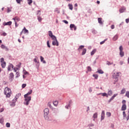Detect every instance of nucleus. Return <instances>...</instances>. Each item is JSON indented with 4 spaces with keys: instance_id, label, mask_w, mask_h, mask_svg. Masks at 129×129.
<instances>
[{
    "instance_id": "1",
    "label": "nucleus",
    "mask_w": 129,
    "mask_h": 129,
    "mask_svg": "<svg viewBox=\"0 0 129 129\" xmlns=\"http://www.w3.org/2000/svg\"><path fill=\"white\" fill-rule=\"evenodd\" d=\"M32 92H33L32 90H30L29 92H28L27 94L24 95V104L25 105H29V103H30V101L31 100V97L28 96V95H31L32 94Z\"/></svg>"
},
{
    "instance_id": "2",
    "label": "nucleus",
    "mask_w": 129,
    "mask_h": 129,
    "mask_svg": "<svg viewBox=\"0 0 129 129\" xmlns=\"http://www.w3.org/2000/svg\"><path fill=\"white\" fill-rule=\"evenodd\" d=\"M4 93L6 95V97H10L12 90L8 87L6 88L4 91Z\"/></svg>"
},
{
    "instance_id": "3",
    "label": "nucleus",
    "mask_w": 129,
    "mask_h": 129,
    "mask_svg": "<svg viewBox=\"0 0 129 129\" xmlns=\"http://www.w3.org/2000/svg\"><path fill=\"white\" fill-rule=\"evenodd\" d=\"M49 114V109L46 108L44 110V117L46 120H49V117L48 116Z\"/></svg>"
},
{
    "instance_id": "4",
    "label": "nucleus",
    "mask_w": 129,
    "mask_h": 129,
    "mask_svg": "<svg viewBox=\"0 0 129 129\" xmlns=\"http://www.w3.org/2000/svg\"><path fill=\"white\" fill-rule=\"evenodd\" d=\"M52 40H53V46H59V42H58V40H57V38L56 37L55 38H53V39H52Z\"/></svg>"
},
{
    "instance_id": "5",
    "label": "nucleus",
    "mask_w": 129,
    "mask_h": 129,
    "mask_svg": "<svg viewBox=\"0 0 129 129\" xmlns=\"http://www.w3.org/2000/svg\"><path fill=\"white\" fill-rule=\"evenodd\" d=\"M14 76H15V75H14L13 73H11L9 74V80H10V81H11V82H12V81H13V80H14Z\"/></svg>"
},
{
    "instance_id": "6",
    "label": "nucleus",
    "mask_w": 129,
    "mask_h": 129,
    "mask_svg": "<svg viewBox=\"0 0 129 129\" xmlns=\"http://www.w3.org/2000/svg\"><path fill=\"white\" fill-rule=\"evenodd\" d=\"M17 99H18V98H16L15 99H13V102L10 103V106L14 107L16 105V102H17Z\"/></svg>"
},
{
    "instance_id": "7",
    "label": "nucleus",
    "mask_w": 129,
    "mask_h": 129,
    "mask_svg": "<svg viewBox=\"0 0 129 129\" xmlns=\"http://www.w3.org/2000/svg\"><path fill=\"white\" fill-rule=\"evenodd\" d=\"M48 35L49 36V37H50L51 39H54V38L56 37L55 35H53V33L51 31H48Z\"/></svg>"
},
{
    "instance_id": "8",
    "label": "nucleus",
    "mask_w": 129,
    "mask_h": 129,
    "mask_svg": "<svg viewBox=\"0 0 129 129\" xmlns=\"http://www.w3.org/2000/svg\"><path fill=\"white\" fill-rule=\"evenodd\" d=\"M34 62H35L36 63V68H37V69H39V67L40 66V62L39 61H38V60H37V58H34L33 60Z\"/></svg>"
},
{
    "instance_id": "9",
    "label": "nucleus",
    "mask_w": 129,
    "mask_h": 129,
    "mask_svg": "<svg viewBox=\"0 0 129 129\" xmlns=\"http://www.w3.org/2000/svg\"><path fill=\"white\" fill-rule=\"evenodd\" d=\"M105 115V113L104 110L102 111L101 116V121L103 120L104 119V116Z\"/></svg>"
},
{
    "instance_id": "10",
    "label": "nucleus",
    "mask_w": 129,
    "mask_h": 129,
    "mask_svg": "<svg viewBox=\"0 0 129 129\" xmlns=\"http://www.w3.org/2000/svg\"><path fill=\"white\" fill-rule=\"evenodd\" d=\"M12 25V21H9L8 22H5L3 23V26H11Z\"/></svg>"
},
{
    "instance_id": "11",
    "label": "nucleus",
    "mask_w": 129,
    "mask_h": 129,
    "mask_svg": "<svg viewBox=\"0 0 129 129\" xmlns=\"http://www.w3.org/2000/svg\"><path fill=\"white\" fill-rule=\"evenodd\" d=\"M70 27L71 30H72V29H74L75 31H76V29H77V27L75 26V25L74 24H71Z\"/></svg>"
},
{
    "instance_id": "12",
    "label": "nucleus",
    "mask_w": 129,
    "mask_h": 129,
    "mask_svg": "<svg viewBox=\"0 0 129 129\" xmlns=\"http://www.w3.org/2000/svg\"><path fill=\"white\" fill-rule=\"evenodd\" d=\"M11 68H12V69L14 68V65L12 63H10L9 64L8 68V71H11Z\"/></svg>"
},
{
    "instance_id": "13",
    "label": "nucleus",
    "mask_w": 129,
    "mask_h": 129,
    "mask_svg": "<svg viewBox=\"0 0 129 129\" xmlns=\"http://www.w3.org/2000/svg\"><path fill=\"white\" fill-rule=\"evenodd\" d=\"M13 20H14L15 22H16V21H17V22H20V18H19L18 16L13 18Z\"/></svg>"
},
{
    "instance_id": "14",
    "label": "nucleus",
    "mask_w": 129,
    "mask_h": 129,
    "mask_svg": "<svg viewBox=\"0 0 129 129\" xmlns=\"http://www.w3.org/2000/svg\"><path fill=\"white\" fill-rule=\"evenodd\" d=\"M101 95L102 96H106V97H108V95H107V94L106 93H100L98 94V95Z\"/></svg>"
},
{
    "instance_id": "15",
    "label": "nucleus",
    "mask_w": 129,
    "mask_h": 129,
    "mask_svg": "<svg viewBox=\"0 0 129 129\" xmlns=\"http://www.w3.org/2000/svg\"><path fill=\"white\" fill-rule=\"evenodd\" d=\"M98 23L99 24H100V25H103V22H102V18H99L98 19Z\"/></svg>"
},
{
    "instance_id": "16",
    "label": "nucleus",
    "mask_w": 129,
    "mask_h": 129,
    "mask_svg": "<svg viewBox=\"0 0 129 129\" xmlns=\"http://www.w3.org/2000/svg\"><path fill=\"white\" fill-rule=\"evenodd\" d=\"M1 48H2V49H5V50H6V51H8V50H9V48H8V47L4 44L1 45Z\"/></svg>"
},
{
    "instance_id": "17",
    "label": "nucleus",
    "mask_w": 129,
    "mask_h": 129,
    "mask_svg": "<svg viewBox=\"0 0 129 129\" xmlns=\"http://www.w3.org/2000/svg\"><path fill=\"white\" fill-rule=\"evenodd\" d=\"M108 95L111 96L112 95V90L108 89Z\"/></svg>"
},
{
    "instance_id": "18",
    "label": "nucleus",
    "mask_w": 129,
    "mask_h": 129,
    "mask_svg": "<svg viewBox=\"0 0 129 129\" xmlns=\"http://www.w3.org/2000/svg\"><path fill=\"white\" fill-rule=\"evenodd\" d=\"M125 10H126V9L125 8V7H123L119 10V13H124V11H125Z\"/></svg>"
},
{
    "instance_id": "19",
    "label": "nucleus",
    "mask_w": 129,
    "mask_h": 129,
    "mask_svg": "<svg viewBox=\"0 0 129 129\" xmlns=\"http://www.w3.org/2000/svg\"><path fill=\"white\" fill-rule=\"evenodd\" d=\"M97 115H98V114H97V112H96L94 114H93V120L94 121L95 120V118H97Z\"/></svg>"
},
{
    "instance_id": "20",
    "label": "nucleus",
    "mask_w": 129,
    "mask_h": 129,
    "mask_svg": "<svg viewBox=\"0 0 129 129\" xmlns=\"http://www.w3.org/2000/svg\"><path fill=\"white\" fill-rule=\"evenodd\" d=\"M126 110V105H122L121 107V110L124 111Z\"/></svg>"
},
{
    "instance_id": "21",
    "label": "nucleus",
    "mask_w": 129,
    "mask_h": 129,
    "mask_svg": "<svg viewBox=\"0 0 129 129\" xmlns=\"http://www.w3.org/2000/svg\"><path fill=\"white\" fill-rule=\"evenodd\" d=\"M1 65H2V68H6V66L7 65V63H6V62L4 61V62H2L1 63Z\"/></svg>"
},
{
    "instance_id": "22",
    "label": "nucleus",
    "mask_w": 129,
    "mask_h": 129,
    "mask_svg": "<svg viewBox=\"0 0 129 129\" xmlns=\"http://www.w3.org/2000/svg\"><path fill=\"white\" fill-rule=\"evenodd\" d=\"M118 39V35L117 34L115 35L113 37V40L114 41H116Z\"/></svg>"
},
{
    "instance_id": "23",
    "label": "nucleus",
    "mask_w": 129,
    "mask_h": 129,
    "mask_svg": "<svg viewBox=\"0 0 129 129\" xmlns=\"http://www.w3.org/2000/svg\"><path fill=\"white\" fill-rule=\"evenodd\" d=\"M96 52V49H94L92 50V52H91V56H93L94 54H95V53Z\"/></svg>"
},
{
    "instance_id": "24",
    "label": "nucleus",
    "mask_w": 129,
    "mask_h": 129,
    "mask_svg": "<svg viewBox=\"0 0 129 129\" xmlns=\"http://www.w3.org/2000/svg\"><path fill=\"white\" fill-rule=\"evenodd\" d=\"M22 31H24V34H26V33H29V30L26 29V27H24Z\"/></svg>"
},
{
    "instance_id": "25",
    "label": "nucleus",
    "mask_w": 129,
    "mask_h": 129,
    "mask_svg": "<svg viewBox=\"0 0 129 129\" xmlns=\"http://www.w3.org/2000/svg\"><path fill=\"white\" fill-rule=\"evenodd\" d=\"M86 51H87L86 48H84L83 49L82 55H85V54H86Z\"/></svg>"
},
{
    "instance_id": "26",
    "label": "nucleus",
    "mask_w": 129,
    "mask_h": 129,
    "mask_svg": "<svg viewBox=\"0 0 129 129\" xmlns=\"http://www.w3.org/2000/svg\"><path fill=\"white\" fill-rule=\"evenodd\" d=\"M113 78L115 79V82H117V81H118V78L116 77V75H114Z\"/></svg>"
},
{
    "instance_id": "27",
    "label": "nucleus",
    "mask_w": 129,
    "mask_h": 129,
    "mask_svg": "<svg viewBox=\"0 0 129 129\" xmlns=\"http://www.w3.org/2000/svg\"><path fill=\"white\" fill-rule=\"evenodd\" d=\"M124 93H125V88H123L121 90L120 94H124Z\"/></svg>"
},
{
    "instance_id": "28",
    "label": "nucleus",
    "mask_w": 129,
    "mask_h": 129,
    "mask_svg": "<svg viewBox=\"0 0 129 129\" xmlns=\"http://www.w3.org/2000/svg\"><path fill=\"white\" fill-rule=\"evenodd\" d=\"M58 101H54L53 102V105H54V106H57V105H58Z\"/></svg>"
},
{
    "instance_id": "29",
    "label": "nucleus",
    "mask_w": 129,
    "mask_h": 129,
    "mask_svg": "<svg viewBox=\"0 0 129 129\" xmlns=\"http://www.w3.org/2000/svg\"><path fill=\"white\" fill-rule=\"evenodd\" d=\"M97 73H99V74H103L104 73L101 70H98Z\"/></svg>"
},
{
    "instance_id": "30",
    "label": "nucleus",
    "mask_w": 129,
    "mask_h": 129,
    "mask_svg": "<svg viewBox=\"0 0 129 129\" xmlns=\"http://www.w3.org/2000/svg\"><path fill=\"white\" fill-rule=\"evenodd\" d=\"M69 7L70 10H71V11L73 10V5H72V4H69Z\"/></svg>"
},
{
    "instance_id": "31",
    "label": "nucleus",
    "mask_w": 129,
    "mask_h": 129,
    "mask_svg": "<svg viewBox=\"0 0 129 129\" xmlns=\"http://www.w3.org/2000/svg\"><path fill=\"white\" fill-rule=\"evenodd\" d=\"M120 57H123V56H124V53L123 52V51H120V53H119Z\"/></svg>"
},
{
    "instance_id": "32",
    "label": "nucleus",
    "mask_w": 129,
    "mask_h": 129,
    "mask_svg": "<svg viewBox=\"0 0 129 129\" xmlns=\"http://www.w3.org/2000/svg\"><path fill=\"white\" fill-rule=\"evenodd\" d=\"M106 115L108 117H109L111 116V113H110V112H107Z\"/></svg>"
},
{
    "instance_id": "33",
    "label": "nucleus",
    "mask_w": 129,
    "mask_h": 129,
    "mask_svg": "<svg viewBox=\"0 0 129 129\" xmlns=\"http://www.w3.org/2000/svg\"><path fill=\"white\" fill-rule=\"evenodd\" d=\"M93 77H94L95 79H98V75H97V74L93 75Z\"/></svg>"
},
{
    "instance_id": "34",
    "label": "nucleus",
    "mask_w": 129,
    "mask_h": 129,
    "mask_svg": "<svg viewBox=\"0 0 129 129\" xmlns=\"http://www.w3.org/2000/svg\"><path fill=\"white\" fill-rule=\"evenodd\" d=\"M113 99H114V97L112 96L110 99L108 101V103H110L111 101H112V100H113Z\"/></svg>"
},
{
    "instance_id": "35",
    "label": "nucleus",
    "mask_w": 129,
    "mask_h": 129,
    "mask_svg": "<svg viewBox=\"0 0 129 129\" xmlns=\"http://www.w3.org/2000/svg\"><path fill=\"white\" fill-rule=\"evenodd\" d=\"M47 106L50 107V108H53V107H52V105H51V102H48L47 104Z\"/></svg>"
},
{
    "instance_id": "36",
    "label": "nucleus",
    "mask_w": 129,
    "mask_h": 129,
    "mask_svg": "<svg viewBox=\"0 0 129 129\" xmlns=\"http://www.w3.org/2000/svg\"><path fill=\"white\" fill-rule=\"evenodd\" d=\"M84 48V45H81L79 46L78 48V50H82V49H83Z\"/></svg>"
},
{
    "instance_id": "37",
    "label": "nucleus",
    "mask_w": 129,
    "mask_h": 129,
    "mask_svg": "<svg viewBox=\"0 0 129 129\" xmlns=\"http://www.w3.org/2000/svg\"><path fill=\"white\" fill-rule=\"evenodd\" d=\"M47 46L48 48H51V45H50V42H49V40L47 41Z\"/></svg>"
},
{
    "instance_id": "38",
    "label": "nucleus",
    "mask_w": 129,
    "mask_h": 129,
    "mask_svg": "<svg viewBox=\"0 0 129 129\" xmlns=\"http://www.w3.org/2000/svg\"><path fill=\"white\" fill-rule=\"evenodd\" d=\"M16 75H17L16 77V78L20 77V72H16Z\"/></svg>"
},
{
    "instance_id": "39",
    "label": "nucleus",
    "mask_w": 129,
    "mask_h": 129,
    "mask_svg": "<svg viewBox=\"0 0 129 129\" xmlns=\"http://www.w3.org/2000/svg\"><path fill=\"white\" fill-rule=\"evenodd\" d=\"M38 20L39 22H42V18L40 17L39 15L38 16Z\"/></svg>"
},
{
    "instance_id": "40",
    "label": "nucleus",
    "mask_w": 129,
    "mask_h": 129,
    "mask_svg": "<svg viewBox=\"0 0 129 129\" xmlns=\"http://www.w3.org/2000/svg\"><path fill=\"white\" fill-rule=\"evenodd\" d=\"M6 126L7 127H11V123L7 122L6 123Z\"/></svg>"
},
{
    "instance_id": "41",
    "label": "nucleus",
    "mask_w": 129,
    "mask_h": 129,
    "mask_svg": "<svg viewBox=\"0 0 129 129\" xmlns=\"http://www.w3.org/2000/svg\"><path fill=\"white\" fill-rule=\"evenodd\" d=\"M27 1L28 2V5H30L33 3V1L32 0H27Z\"/></svg>"
},
{
    "instance_id": "42",
    "label": "nucleus",
    "mask_w": 129,
    "mask_h": 129,
    "mask_svg": "<svg viewBox=\"0 0 129 129\" xmlns=\"http://www.w3.org/2000/svg\"><path fill=\"white\" fill-rule=\"evenodd\" d=\"M113 64V62H110L109 61H107V65H112Z\"/></svg>"
},
{
    "instance_id": "43",
    "label": "nucleus",
    "mask_w": 129,
    "mask_h": 129,
    "mask_svg": "<svg viewBox=\"0 0 129 129\" xmlns=\"http://www.w3.org/2000/svg\"><path fill=\"white\" fill-rule=\"evenodd\" d=\"M54 12H56L57 14H60V11L58 10V8L55 9V10H54Z\"/></svg>"
},
{
    "instance_id": "44",
    "label": "nucleus",
    "mask_w": 129,
    "mask_h": 129,
    "mask_svg": "<svg viewBox=\"0 0 129 129\" xmlns=\"http://www.w3.org/2000/svg\"><path fill=\"white\" fill-rule=\"evenodd\" d=\"M11 12H12V10H11V9H10V8H7V13H11Z\"/></svg>"
},
{
    "instance_id": "45",
    "label": "nucleus",
    "mask_w": 129,
    "mask_h": 129,
    "mask_svg": "<svg viewBox=\"0 0 129 129\" xmlns=\"http://www.w3.org/2000/svg\"><path fill=\"white\" fill-rule=\"evenodd\" d=\"M4 61H5V59L4 58V57H2L1 58V63H4V62H5Z\"/></svg>"
},
{
    "instance_id": "46",
    "label": "nucleus",
    "mask_w": 129,
    "mask_h": 129,
    "mask_svg": "<svg viewBox=\"0 0 129 129\" xmlns=\"http://www.w3.org/2000/svg\"><path fill=\"white\" fill-rule=\"evenodd\" d=\"M125 102H126L125 100H122V103L123 105H126Z\"/></svg>"
},
{
    "instance_id": "47",
    "label": "nucleus",
    "mask_w": 129,
    "mask_h": 129,
    "mask_svg": "<svg viewBox=\"0 0 129 129\" xmlns=\"http://www.w3.org/2000/svg\"><path fill=\"white\" fill-rule=\"evenodd\" d=\"M21 65H22V63L19 62V63L17 66V67H18V68H21Z\"/></svg>"
},
{
    "instance_id": "48",
    "label": "nucleus",
    "mask_w": 129,
    "mask_h": 129,
    "mask_svg": "<svg viewBox=\"0 0 129 129\" xmlns=\"http://www.w3.org/2000/svg\"><path fill=\"white\" fill-rule=\"evenodd\" d=\"M107 39H105L104 41L101 42L100 43V45H102V44H104V43H105V41H106Z\"/></svg>"
},
{
    "instance_id": "49",
    "label": "nucleus",
    "mask_w": 129,
    "mask_h": 129,
    "mask_svg": "<svg viewBox=\"0 0 129 129\" xmlns=\"http://www.w3.org/2000/svg\"><path fill=\"white\" fill-rule=\"evenodd\" d=\"M126 96L129 98V91H127L125 94Z\"/></svg>"
},
{
    "instance_id": "50",
    "label": "nucleus",
    "mask_w": 129,
    "mask_h": 129,
    "mask_svg": "<svg viewBox=\"0 0 129 129\" xmlns=\"http://www.w3.org/2000/svg\"><path fill=\"white\" fill-rule=\"evenodd\" d=\"M72 103V101H70V102H69V104H68V106L69 107H71V103Z\"/></svg>"
},
{
    "instance_id": "51",
    "label": "nucleus",
    "mask_w": 129,
    "mask_h": 129,
    "mask_svg": "<svg viewBox=\"0 0 129 129\" xmlns=\"http://www.w3.org/2000/svg\"><path fill=\"white\" fill-rule=\"evenodd\" d=\"M122 50H123V48H122V46H120L119 47V51H120H120H122Z\"/></svg>"
},
{
    "instance_id": "52",
    "label": "nucleus",
    "mask_w": 129,
    "mask_h": 129,
    "mask_svg": "<svg viewBox=\"0 0 129 129\" xmlns=\"http://www.w3.org/2000/svg\"><path fill=\"white\" fill-rule=\"evenodd\" d=\"M26 86H27V84H22V88H25V87H26Z\"/></svg>"
},
{
    "instance_id": "53",
    "label": "nucleus",
    "mask_w": 129,
    "mask_h": 129,
    "mask_svg": "<svg viewBox=\"0 0 129 129\" xmlns=\"http://www.w3.org/2000/svg\"><path fill=\"white\" fill-rule=\"evenodd\" d=\"M14 70L15 72H17V70H19V68H14Z\"/></svg>"
},
{
    "instance_id": "54",
    "label": "nucleus",
    "mask_w": 129,
    "mask_h": 129,
    "mask_svg": "<svg viewBox=\"0 0 129 129\" xmlns=\"http://www.w3.org/2000/svg\"><path fill=\"white\" fill-rule=\"evenodd\" d=\"M15 24L16 28H17V27H19V24H18V23H17V21H15Z\"/></svg>"
},
{
    "instance_id": "55",
    "label": "nucleus",
    "mask_w": 129,
    "mask_h": 129,
    "mask_svg": "<svg viewBox=\"0 0 129 129\" xmlns=\"http://www.w3.org/2000/svg\"><path fill=\"white\" fill-rule=\"evenodd\" d=\"M119 74H120V73H116V75H116V77H118L119 76Z\"/></svg>"
},
{
    "instance_id": "56",
    "label": "nucleus",
    "mask_w": 129,
    "mask_h": 129,
    "mask_svg": "<svg viewBox=\"0 0 129 129\" xmlns=\"http://www.w3.org/2000/svg\"><path fill=\"white\" fill-rule=\"evenodd\" d=\"M44 60V57L43 56H40V61L41 62H42V61Z\"/></svg>"
},
{
    "instance_id": "57",
    "label": "nucleus",
    "mask_w": 129,
    "mask_h": 129,
    "mask_svg": "<svg viewBox=\"0 0 129 129\" xmlns=\"http://www.w3.org/2000/svg\"><path fill=\"white\" fill-rule=\"evenodd\" d=\"M22 0H16V2L17 4H21V2H22Z\"/></svg>"
},
{
    "instance_id": "58",
    "label": "nucleus",
    "mask_w": 129,
    "mask_h": 129,
    "mask_svg": "<svg viewBox=\"0 0 129 129\" xmlns=\"http://www.w3.org/2000/svg\"><path fill=\"white\" fill-rule=\"evenodd\" d=\"M123 116L124 117H125V116H126V114H125V111L123 112Z\"/></svg>"
},
{
    "instance_id": "59",
    "label": "nucleus",
    "mask_w": 129,
    "mask_h": 129,
    "mask_svg": "<svg viewBox=\"0 0 129 129\" xmlns=\"http://www.w3.org/2000/svg\"><path fill=\"white\" fill-rule=\"evenodd\" d=\"M88 71H91V67H88Z\"/></svg>"
},
{
    "instance_id": "60",
    "label": "nucleus",
    "mask_w": 129,
    "mask_h": 129,
    "mask_svg": "<svg viewBox=\"0 0 129 129\" xmlns=\"http://www.w3.org/2000/svg\"><path fill=\"white\" fill-rule=\"evenodd\" d=\"M125 22L126 23V24H128L129 23V19H125Z\"/></svg>"
},
{
    "instance_id": "61",
    "label": "nucleus",
    "mask_w": 129,
    "mask_h": 129,
    "mask_svg": "<svg viewBox=\"0 0 129 129\" xmlns=\"http://www.w3.org/2000/svg\"><path fill=\"white\" fill-rule=\"evenodd\" d=\"M88 126H94V124H93V123L89 124Z\"/></svg>"
},
{
    "instance_id": "62",
    "label": "nucleus",
    "mask_w": 129,
    "mask_h": 129,
    "mask_svg": "<svg viewBox=\"0 0 129 129\" xmlns=\"http://www.w3.org/2000/svg\"><path fill=\"white\" fill-rule=\"evenodd\" d=\"M16 96L18 97V98H19V97H20V96H21V93H18L16 95Z\"/></svg>"
},
{
    "instance_id": "63",
    "label": "nucleus",
    "mask_w": 129,
    "mask_h": 129,
    "mask_svg": "<svg viewBox=\"0 0 129 129\" xmlns=\"http://www.w3.org/2000/svg\"><path fill=\"white\" fill-rule=\"evenodd\" d=\"M3 122H4V119L1 118L0 119V123H3Z\"/></svg>"
},
{
    "instance_id": "64",
    "label": "nucleus",
    "mask_w": 129,
    "mask_h": 129,
    "mask_svg": "<svg viewBox=\"0 0 129 129\" xmlns=\"http://www.w3.org/2000/svg\"><path fill=\"white\" fill-rule=\"evenodd\" d=\"M63 23H64L65 24H68V21H67V20H63Z\"/></svg>"
}]
</instances>
